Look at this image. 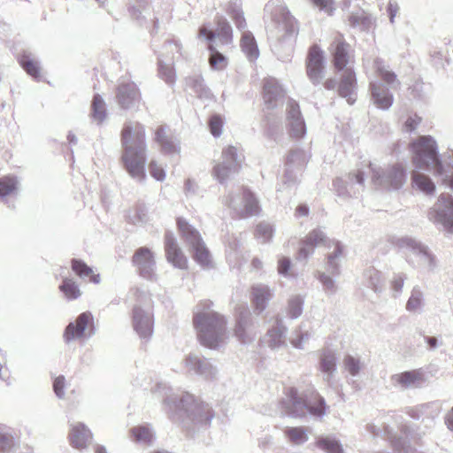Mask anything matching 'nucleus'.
I'll return each mask as SVG.
<instances>
[{
    "label": "nucleus",
    "mask_w": 453,
    "mask_h": 453,
    "mask_svg": "<svg viewBox=\"0 0 453 453\" xmlns=\"http://www.w3.org/2000/svg\"><path fill=\"white\" fill-rule=\"evenodd\" d=\"M122 155L120 161L128 174L139 180L146 178V132L140 122H127L120 133Z\"/></svg>",
    "instance_id": "nucleus-1"
},
{
    "label": "nucleus",
    "mask_w": 453,
    "mask_h": 453,
    "mask_svg": "<svg viewBox=\"0 0 453 453\" xmlns=\"http://www.w3.org/2000/svg\"><path fill=\"white\" fill-rule=\"evenodd\" d=\"M412 162L417 168L428 169L437 175H445L442 181L453 188L452 167H444L437 156V146L431 136H420L411 144Z\"/></svg>",
    "instance_id": "nucleus-2"
},
{
    "label": "nucleus",
    "mask_w": 453,
    "mask_h": 453,
    "mask_svg": "<svg viewBox=\"0 0 453 453\" xmlns=\"http://www.w3.org/2000/svg\"><path fill=\"white\" fill-rule=\"evenodd\" d=\"M200 342L210 349H216L226 338V321L214 311L198 312L193 318Z\"/></svg>",
    "instance_id": "nucleus-3"
},
{
    "label": "nucleus",
    "mask_w": 453,
    "mask_h": 453,
    "mask_svg": "<svg viewBox=\"0 0 453 453\" xmlns=\"http://www.w3.org/2000/svg\"><path fill=\"white\" fill-rule=\"evenodd\" d=\"M176 225L180 236L188 246L193 259L203 267L210 266L211 256L199 232L181 217L177 218Z\"/></svg>",
    "instance_id": "nucleus-4"
},
{
    "label": "nucleus",
    "mask_w": 453,
    "mask_h": 453,
    "mask_svg": "<svg viewBox=\"0 0 453 453\" xmlns=\"http://www.w3.org/2000/svg\"><path fill=\"white\" fill-rule=\"evenodd\" d=\"M314 403H308L307 399L299 396L293 388L285 391V397L280 401L282 409L287 414L303 416L306 410L313 415L320 416L325 413V402L317 394H313Z\"/></svg>",
    "instance_id": "nucleus-5"
},
{
    "label": "nucleus",
    "mask_w": 453,
    "mask_h": 453,
    "mask_svg": "<svg viewBox=\"0 0 453 453\" xmlns=\"http://www.w3.org/2000/svg\"><path fill=\"white\" fill-rule=\"evenodd\" d=\"M302 247L299 249L298 256L307 257L312 253L314 249L319 246H324L328 250L333 249L332 252L327 253V263L334 266V260L342 256V247L339 242L328 240L326 235L319 229L311 231L301 242Z\"/></svg>",
    "instance_id": "nucleus-6"
},
{
    "label": "nucleus",
    "mask_w": 453,
    "mask_h": 453,
    "mask_svg": "<svg viewBox=\"0 0 453 453\" xmlns=\"http://www.w3.org/2000/svg\"><path fill=\"white\" fill-rule=\"evenodd\" d=\"M328 50L331 56V64L334 72H342L353 69L355 63V50L347 42L345 36L337 33L332 38Z\"/></svg>",
    "instance_id": "nucleus-7"
},
{
    "label": "nucleus",
    "mask_w": 453,
    "mask_h": 453,
    "mask_svg": "<svg viewBox=\"0 0 453 453\" xmlns=\"http://www.w3.org/2000/svg\"><path fill=\"white\" fill-rule=\"evenodd\" d=\"M95 333V319L90 311L81 312L74 321L65 327L63 338L66 343L73 341H82Z\"/></svg>",
    "instance_id": "nucleus-8"
},
{
    "label": "nucleus",
    "mask_w": 453,
    "mask_h": 453,
    "mask_svg": "<svg viewBox=\"0 0 453 453\" xmlns=\"http://www.w3.org/2000/svg\"><path fill=\"white\" fill-rule=\"evenodd\" d=\"M324 69L323 50L318 44H313L309 48L306 58V74L313 84L319 83Z\"/></svg>",
    "instance_id": "nucleus-9"
},
{
    "label": "nucleus",
    "mask_w": 453,
    "mask_h": 453,
    "mask_svg": "<svg viewBox=\"0 0 453 453\" xmlns=\"http://www.w3.org/2000/svg\"><path fill=\"white\" fill-rule=\"evenodd\" d=\"M164 243L166 260L174 267L187 269L188 266V260L173 234L166 233L165 234Z\"/></svg>",
    "instance_id": "nucleus-10"
},
{
    "label": "nucleus",
    "mask_w": 453,
    "mask_h": 453,
    "mask_svg": "<svg viewBox=\"0 0 453 453\" xmlns=\"http://www.w3.org/2000/svg\"><path fill=\"white\" fill-rule=\"evenodd\" d=\"M434 219L442 224L449 231H453V198L449 195H441L435 204Z\"/></svg>",
    "instance_id": "nucleus-11"
},
{
    "label": "nucleus",
    "mask_w": 453,
    "mask_h": 453,
    "mask_svg": "<svg viewBox=\"0 0 453 453\" xmlns=\"http://www.w3.org/2000/svg\"><path fill=\"white\" fill-rule=\"evenodd\" d=\"M340 81L338 84V94L347 99L349 104L356 101L357 77L354 69H348L339 72Z\"/></svg>",
    "instance_id": "nucleus-12"
},
{
    "label": "nucleus",
    "mask_w": 453,
    "mask_h": 453,
    "mask_svg": "<svg viewBox=\"0 0 453 453\" xmlns=\"http://www.w3.org/2000/svg\"><path fill=\"white\" fill-rule=\"evenodd\" d=\"M133 326L142 338H150L153 334V316L141 307L133 311Z\"/></svg>",
    "instance_id": "nucleus-13"
},
{
    "label": "nucleus",
    "mask_w": 453,
    "mask_h": 453,
    "mask_svg": "<svg viewBox=\"0 0 453 453\" xmlns=\"http://www.w3.org/2000/svg\"><path fill=\"white\" fill-rule=\"evenodd\" d=\"M117 100L122 108L128 109L141 101V93L134 82H126L117 88Z\"/></svg>",
    "instance_id": "nucleus-14"
},
{
    "label": "nucleus",
    "mask_w": 453,
    "mask_h": 453,
    "mask_svg": "<svg viewBox=\"0 0 453 453\" xmlns=\"http://www.w3.org/2000/svg\"><path fill=\"white\" fill-rule=\"evenodd\" d=\"M133 264L138 268L144 277H150L155 265L152 251L146 247L137 249L132 258Z\"/></svg>",
    "instance_id": "nucleus-15"
},
{
    "label": "nucleus",
    "mask_w": 453,
    "mask_h": 453,
    "mask_svg": "<svg viewBox=\"0 0 453 453\" xmlns=\"http://www.w3.org/2000/svg\"><path fill=\"white\" fill-rule=\"evenodd\" d=\"M68 439L73 448L82 449L89 444L92 434L83 423H77L71 426Z\"/></svg>",
    "instance_id": "nucleus-16"
},
{
    "label": "nucleus",
    "mask_w": 453,
    "mask_h": 453,
    "mask_svg": "<svg viewBox=\"0 0 453 453\" xmlns=\"http://www.w3.org/2000/svg\"><path fill=\"white\" fill-rule=\"evenodd\" d=\"M282 94L283 89L274 78H265L263 81L262 96L268 109L276 106V101Z\"/></svg>",
    "instance_id": "nucleus-17"
},
{
    "label": "nucleus",
    "mask_w": 453,
    "mask_h": 453,
    "mask_svg": "<svg viewBox=\"0 0 453 453\" xmlns=\"http://www.w3.org/2000/svg\"><path fill=\"white\" fill-rule=\"evenodd\" d=\"M382 182L388 189H399L406 182L404 168L399 164L392 165L388 169Z\"/></svg>",
    "instance_id": "nucleus-18"
},
{
    "label": "nucleus",
    "mask_w": 453,
    "mask_h": 453,
    "mask_svg": "<svg viewBox=\"0 0 453 453\" xmlns=\"http://www.w3.org/2000/svg\"><path fill=\"white\" fill-rule=\"evenodd\" d=\"M154 142L158 144L164 154H173L178 151L169 130L164 126H159L155 129Z\"/></svg>",
    "instance_id": "nucleus-19"
},
{
    "label": "nucleus",
    "mask_w": 453,
    "mask_h": 453,
    "mask_svg": "<svg viewBox=\"0 0 453 453\" xmlns=\"http://www.w3.org/2000/svg\"><path fill=\"white\" fill-rule=\"evenodd\" d=\"M271 297V291L266 286H253L250 289V302L257 312H262L265 309Z\"/></svg>",
    "instance_id": "nucleus-20"
},
{
    "label": "nucleus",
    "mask_w": 453,
    "mask_h": 453,
    "mask_svg": "<svg viewBox=\"0 0 453 453\" xmlns=\"http://www.w3.org/2000/svg\"><path fill=\"white\" fill-rule=\"evenodd\" d=\"M240 47L249 61L255 62L259 58L260 51L251 32L246 31L242 35Z\"/></svg>",
    "instance_id": "nucleus-21"
},
{
    "label": "nucleus",
    "mask_w": 453,
    "mask_h": 453,
    "mask_svg": "<svg viewBox=\"0 0 453 453\" xmlns=\"http://www.w3.org/2000/svg\"><path fill=\"white\" fill-rule=\"evenodd\" d=\"M372 97L377 107L380 109H388L393 104V96L389 91L376 83L370 84Z\"/></svg>",
    "instance_id": "nucleus-22"
},
{
    "label": "nucleus",
    "mask_w": 453,
    "mask_h": 453,
    "mask_svg": "<svg viewBox=\"0 0 453 453\" xmlns=\"http://www.w3.org/2000/svg\"><path fill=\"white\" fill-rule=\"evenodd\" d=\"M71 268L73 272L81 279L88 278L90 282L95 284H98L100 282V275L98 273H95L93 269L81 259H72Z\"/></svg>",
    "instance_id": "nucleus-23"
},
{
    "label": "nucleus",
    "mask_w": 453,
    "mask_h": 453,
    "mask_svg": "<svg viewBox=\"0 0 453 453\" xmlns=\"http://www.w3.org/2000/svg\"><path fill=\"white\" fill-rule=\"evenodd\" d=\"M243 208L238 212L239 218L244 219L257 215L260 211L258 202L254 195L248 189L242 191Z\"/></svg>",
    "instance_id": "nucleus-24"
},
{
    "label": "nucleus",
    "mask_w": 453,
    "mask_h": 453,
    "mask_svg": "<svg viewBox=\"0 0 453 453\" xmlns=\"http://www.w3.org/2000/svg\"><path fill=\"white\" fill-rule=\"evenodd\" d=\"M373 66L376 75L383 82L389 86H393L394 84H400L397 80V75L392 70L388 69V67L386 66L380 59H375L373 62Z\"/></svg>",
    "instance_id": "nucleus-25"
},
{
    "label": "nucleus",
    "mask_w": 453,
    "mask_h": 453,
    "mask_svg": "<svg viewBox=\"0 0 453 453\" xmlns=\"http://www.w3.org/2000/svg\"><path fill=\"white\" fill-rule=\"evenodd\" d=\"M411 185L420 191L430 195L434 193L435 187L433 181L426 175L418 172H413L411 174Z\"/></svg>",
    "instance_id": "nucleus-26"
},
{
    "label": "nucleus",
    "mask_w": 453,
    "mask_h": 453,
    "mask_svg": "<svg viewBox=\"0 0 453 453\" xmlns=\"http://www.w3.org/2000/svg\"><path fill=\"white\" fill-rule=\"evenodd\" d=\"M239 171V167L233 166L226 162L217 163L212 169V175L219 181L227 180L232 173Z\"/></svg>",
    "instance_id": "nucleus-27"
},
{
    "label": "nucleus",
    "mask_w": 453,
    "mask_h": 453,
    "mask_svg": "<svg viewBox=\"0 0 453 453\" xmlns=\"http://www.w3.org/2000/svg\"><path fill=\"white\" fill-rule=\"evenodd\" d=\"M59 290L68 300H74L81 296V292L78 284L73 279L65 278L59 286Z\"/></svg>",
    "instance_id": "nucleus-28"
},
{
    "label": "nucleus",
    "mask_w": 453,
    "mask_h": 453,
    "mask_svg": "<svg viewBox=\"0 0 453 453\" xmlns=\"http://www.w3.org/2000/svg\"><path fill=\"white\" fill-rule=\"evenodd\" d=\"M208 50L211 51V56L209 58V64L211 68L215 70H223L227 65L226 58L217 51L216 47L213 43H208Z\"/></svg>",
    "instance_id": "nucleus-29"
},
{
    "label": "nucleus",
    "mask_w": 453,
    "mask_h": 453,
    "mask_svg": "<svg viewBox=\"0 0 453 453\" xmlns=\"http://www.w3.org/2000/svg\"><path fill=\"white\" fill-rule=\"evenodd\" d=\"M19 65L22 68L32 77L39 78L40 77V67L38 63L30 58L27 54H22L19 57L18 59Z\"/></svg>",
    "instance_id": "nucleus-30"
},
{
    "label": "nucleus",
    "mask_w": 453,
    "mask_h": 453,
    "mask_svg": "<svg viewBox=\"0 0 453 453\" xmlns=\"http://www.w3.org/2000/svg\"><path fill=\"white\" fill-rule=\"evenodd\" d=\"M306 429L303 427H287L284 430L285 435L293 444H302L308 440Z\"/></svg>",
    "instance_id": "nucleus-31"
},
{
    "label": "nucleus",
    "mask_w": 453,
    "mask_h": 453,
    "mask_svg": "<svg viewBox=\"0 0 453 453\" xmlns=\"http://www.w3.org/2000/svg\"><path fill=\"white\" fill-rule=\"evenodd\" d=\"M17 179L14 176H3L0 178V197L12 195L17 189Z\"/></svg>",
    "instance_id": "nucleus-32"
},
{
    "label": "nucleus",
    "mask_w": 453,
    "mask_h": 453,
    "mask_svg": "<svg viewBox=\"0 0 453 453\" xmlns=\"http://www.w3.org/2000/svg\"><path fill=\"white\" fill-rule=\"evenodd\" d=\"M288 121L289 135L295 139L302 138L305 134V124L303 118H297Z\"/></svg>",
    "instance_id": "nucleus-33"
},
{
    "label": "nucleus",
    "mask_w": 453,
    "mask_h": 453,
    "mask_svg": "<svg viewBox=\"0 0 453 453\" xmlns=\"http://www.w3.org/2000/svg\"><path fill=\"white\" fill-rule=\"evenodd\" d=\"M226 12L234 22L237 28L243 29L246 27V19L239 7L231 4L226 8Z\"/></svg>",
    "instance_id": "nucleus-34"
},
{
    "label": "nucleus",
    "mask_w": 453,
    "mask_h": 453,
    "mask_svg": "<svg viewBox=\"0 0 453 453\" xmlns=\"http://www.w3.org/2000/svg\"><path fill=\"white\" fill-rule=\"evenodd\" d=\"M316 446L327 453H342V448L340 444L329 438H319L316 441Z\"/></svg>",
    "instance_id": "nucleus-35"
},
{
    "label": "nucleus",
    "mask_w": 453,
    "mask_h": 453,
    "mask_svg": "<svg viewBox=\"0 0 453 453\" xmlns=\"http://www.w3.org/2000/svg\"><path fill=\"white\" fill-rule=\"evenodd\" d=\"M92 116L101 122L105 117V105L99 95H96L92 101Z\"/></svg>",
    "instance_id": "nucleus-36"
},
{
    "label": "nucleus",
    "mask_w": 453,
    "mask_h": 453,
    "mask_svg": "<svg viewBox=\"0 0 453 453\" xmlns=\"http://www.w3.org/2000/svg\"><path fill=\"white\" fill-rule=\"evenodd\" d=\"M133 440L137 442L149 443L151 441L152 434L149 428L145 426H135L130 431Z\"/></svg>",
    "instance_id": "nucleus-37"
},
{
    "label": "nucleus",
    "mask_w": 453,
    "mask_h": 453,
    "mask_svg": "<svg viewBox=\"0 0 453 453\" xmlns=\"http://www.w3.org/2000/svg\"><path fill=\"white\" fill-rule=\"evenodd\" d=\"M224 120L222 116L219 114L211 115L208 121V126L211 134L214 137H219L222 134V127H223Z\"/></svg>",
    "instance_id": "nucleus-38"
},
{
    "label": "nucleus",
    "mask_w": 453,
    "mask_h": 453,
    "mask_svg": "<svg viewBox=\"0 0 453 453\" xmlns=\"http://www.w3.org/2000/svg\"><path fill=\"white\" fill-rule=\"evenodd\" d=\"M237 148L232 145H229L223 149L222 150V162H226L233 166L239 167L240 165L237 161Z\"/></svg>",
    "instance_id": "nucleus-39"
},
{
    "label": "nucleus",
    "mask_w": 453,
    "mask_h": 453,
    "mask_svg": "<svg viewBox=\"0 0 453 453\" xmlns=\"http://www.w3.org/2000/svg\"><path fill=\"white\" fill-rule=\"evenodd\" d=\"M246 325L247 321L245 320L244 316L240 314V317L237 319L236 325L234 326V335L238 338L241 342H246L248 340V335L246 333Z\"/></svg>",
    "instance_id": "nucleus-40"
},
{
    "label": "nucleus",
    "mask_w": 453,
    "mask_h": 453,
    "mask_svg": "<svg viewBox=\"0 0 453 453\" xmlns=\"http://www.w3.org/2000/svg\"><path fill=\"white\" fill-rule=\"evenodd\" d=\"M320 11L325 12L327 15L334 14L335 10L334 0H310Z\"/></svg>",
    "instance_id": "nucleus-41"
},
{
    "label": "nucleus",
    "mask_w": 453,
    "mask_h": 453,
    "mask_svg": "<svg viewBox=\"0 0 453 453\" xmlns=\"http://www.w3.org/2000/svg\"><path fill=\"white\" fill-rule=\"evenodd\" d=\"M255 236L262 241L268 242L273 236V229L268 225L259 224L255 230Z\"/></svg>",
    "instance_id": "nucleus-42"
},
{
    "label": "nucleus",
    "mask_w": 453,
    "mask_h": 453,
    "mask_svg": "<svg viewBox=\"0 0 453 453\" xmlns=\"http://www.w3.org/2000/svg\"><path fill=\"white\" fill-rule=\"evenodd\" d=\"M216 36H218L223 44H231L234 41V34L231 27L217 29Z\"/></svg>",
    "instance_id": "nucleus-43"
},
{
    "label": "nucleus",
    "mask_w": 453,
    "mask_h": 453,
    "mask_svg": "<svg viewBox=\"0 0 453 453\" xmlns=\"http://www.w3.org/2000/svg\"><path fill=\"white\" fill-rule=\"evenodd\" d=\"M418 376L415 371H407L401 373L397 377V381L401 385L406 387L414 383L418 380Z\"/></svg>",
    "instance_id": "nucleus-44"
},
{
    "label": "nucleus",
    "mask_w": 453,
    "mask_h": 453,
    "mask_svg": "<svg viewBox=\"0 0 453 453\" xmlns=\"http://www.w3.org/2000/svg\"><path fill=\"white\" fill-rule=\"evenodd\" d=\"M288 120L302 118L299 104L293 99H289L287 104Z\"/></svg>",
    "instance_id": "nucleus-45"
},
{
    "label": "nucleus",
    "mask_w": 453,
    "mask_h": 453,
    "mask_svg": "<svg viewBox=\"0 0 453 453\" xmlns=\"http://www.w3.org/2000/svg\"><path fill=\"white\" fill-rule=\"evenodd\" d=\"M149 171L150 175L157 180H163L165 177V173L162 166L154 160L150 162Z\"/></svg>",
    "instance_id": "nucleus-46"
},
{
    "label": "nucleus",
    "mask_w": 453,
    "mask_h": 453,
    "mask_svg": "<svg viewBox=\"0 0 453 453\" xmlns=\"http://www.w3.org/2000/svg\"><path fill=\"white\" fill-rule=\"evenodd\" d=\"M422 119L416 113H412L408 116L407 119L404 122V130L406 132L414 131L421 123Z\"/></svg>",
    "instance_id": "nucleus-47"
},
{
    "label": "nucleus",
    "mask_w": 453,
    "mask_h": 453,
    "mask_svg": "<svg viewBox=\"0 0 453 453\" xmlns=\"http://www.w3.org/2000/svg\"><path fill=\"white\" fill-rule=\"evenodd\" d=\"M322 368H333L335 365L334 356L332 351L325 349L320 354Z\"/></svg>",
    "instance_id": "nucleus-48"
},
{
    "label": "nucleus",
    "mask_w": 453,
    "mask_h": 453,
    "mask_svg": "<svg viewBox=\"0 0 453 453\" xmlns=\"http://www.w3.org/2000/svg\"><path fill=\"white\" fill-rule=\"evenodd\" d=\"M198 36L200 38H205L209 42V43H213V40L216 38V33L212 30H210L206 27L202 26L198 29Z\"/></svg>",
    "instance_id": "nucleus-49"
},
{
    "label": "nucleus",
    "mask_w": 453,
    "mask_h": 453,
    "mask_svg": "<svg viewBox=\"0 0 453 453\" xmlns=\"http://www.w3.org/2000/svg\"><path fill=\"white\" fill-rule=\"evenodd\" d=\"M160 75L162 79L167 83H173L175 80V73L173 68L162 67L160 69Z\"/></svg>",
    "instance_id": "nucleus-50"
},
{
    "label": "nucleus",
    "mask_w": 453,
    "mask_h": 453,
    "mask_svg": "<svg viewBox=\"0 0 453 453\" xmlns=\"http://www.w3.org/2000/svg\"><path fill=\"white\" fill-rule=\"evenodd\" d=\"M290 260L288 257H281L278 262V272L281 274H287L290 269Z\"/></svg>",
    "instance_id": "nucleus-51"
},
{
    "label": "nucleus",
    "mask_w": 453,
    "mask_h": 453,
    "mask_svg": "<svg viewBox=\"0 0 453 453\" xmlns=\"http://www.w3.org/2000/svg\"><path fill=\"white\" fill-rule=\"evenodd\" d=\"M301 301L298 299L292 300L289 303V313L293 318H296L301 314Z\"/></svg>",
    "instance_id": "nucleus-52"
},
{
    "label": "nucleus",
    "mask_w": 453,
    "mask_h": 453,
    "mask_svg": "<svg viewBox=\"0 0 453 453\" xmlns=\"http://www.w3.org/2000/svg\"><path fill=\"white\" fill-rule=\"evenodd\" d=\"M421 304V299L418 296H411L406 304V308L409 311L417 310Z\"/></svg>",
    "instance_id": "nucleus-53"
},
{
    "label": "nucleus",
    "mask_w": 453,
    "mask_h": 453,
    "mask_svg": "<svg viewBox=\"0 0 453 453\" xmlns=\"http://www.w3.org/2000/svg\"><path fill=\"white\" fill-rule=\"evenodd\" d=\"M53 387H54L55 393L58 396H62L64 395L65 378L64 377L56 378Z\"/></svg>",
    "instance_id": "nucleus-54"
},
{
    "label": "nucleus",
    "mask_w": 453,
    "mask_h": 453,
    "mask_svg": "<svg viewBox=\"0 0 453 453\" xmlns=\"http://www.w3.org/2000/svg\"><path fill=\"white\" fill-rule=\"evenodd\" d=\"M349 21L352 27H355L357 25L365 23V17L364 15L352 14L349 17Z\"/></svg>",
    "instance_id": "nucleus-55"
},
{
    "label": "nucleus",
    "mask_w": 453,
    "mask_h": 453,
    "mask_svg": "<svg viewBox=\"0 0 453 453\" xmlns=\"http://www.w3.org/2000/svg\"><path fill=\"white\" fill-rule=\"evenodd\" d=\"M193 402V395H189L188 393H186L185 395H183V397L180 399V403H178L177 405L182 408H186Z\"/></svg>",
    "instance_id": "nucleus-56"
},
{
    "label": "nucleus",
    "mask_w": 453,
    "mask_h": 453,
    "mask_svg": "<svg viewBox=\"0 0 453 453\" xmlns=\"http://www.w3.org/2000/svg\"><path fill=\"white\" fill-rule=\"evenodd\" d=\"M215 24L217 26V29L225 28V27H231L226 19L223 16H216Z\"/></svg>",
    "instance_id": "nucleus-57"
},
{
    "label": "nucleus",
    "mask_w": 453,
    "mask_h": 453,
    "mask_svg": "<svg viewBox=\"0 0 453 453\" xmlns=\"http://www.w3.org/2000/svg\"><path fill=\"white\" fill-rule=\"evenodd\" d=\"M309 213V209L304 204H300L296 209V214L297 216H307Z\"/></svg>",
    "instance_id": "nucleus-58"
},
{
    "label": "nucleus",
    "mask_w": 453,
    "mask_h": 453,
    "mask_svg": "<svg viewBox=\"0 0 453 453\" xmlns=\"http://www.w3.org/2000/svg\"><path fill=\"white\" fill-rule=\"evenodd\" d=\"M288 22L289 23V26H290L288 33L291 35L297 34V32H298L297 21L295 19H289Z\"/></svg>",
    "instance_id": "nucleus-59"
},
{
    "label": "nucleus",
    "mask_w": 453,
    "mask_h": 453,
    "mask_svg": "<svg viewBox=\"0 0 453 453\" xmlns=\"http://www.w3.org/2000/svg\"><path fill=\"white\" fill-rule=\"evenodd\" d=\"M345 365L349 366V368H357L358 361L353 357H349L345 359Z\"/></svg>",
    "instance_id": "nucleus-60"
},
{
    "label": "nucleus",
    "mask_w": 453,
    "mask_h": 453,
    "mask_svg": "<svg viewBox=\"0 0 453 453\" xmlns=\"http://www.w3.org/2000/svg\"><path fill=\"white\" fill-rule=\"evenodd\" d=\"M446 424L450 430H453V408L446 416Z\"/></svg>",
    "instance_id": "nucleus-61"
},
{
    "label": "nucleus",
    "mask_w": 453,
    "mask_h": 453,
    "mask_svg": "<svg viewBox=\"0 0 453 453\" xmlns=\"http://www.w3.org/2000/svg\"><path fill=\"white\" fill-rule=\"evenodd\" d=\"M323 86L326 89L332 90L335 88V81L332 78H329L325 81V82L323 83Z\"/></svg>",
    "instance_id": "nucleus-62"
},
{
    "label": "nucleus",
    "mask_w": 453,
    "mask_h": 453,
    "mask_svg": "<svg viewBox=\"0 0 453 453\" xmlns=\"http://www.w3.org/2000/svg\"><path fill=\"white\" fill-rule=\"evenodd\" d=\"M426 341L430 349H434L437 347V339L435 337L427 336L426 337Z\"/></svg>",
    "instance_id": "nucleus-63"
},
{
    "label": "nucleus",
    "mask_w": 453,
    "mask_h": 453,
    "mask_svg": "<svg viewBox=\"0 0 453 453\" xmlns=\"http://www.w3.org/2000/svg\"><path fill=\"white\" fill-rule=\"evenodd\" d=\"M392 284L393 288L396 291H399L403 285V280L402 278H399L397 280H395Z\"/></svg>",
    "instance_id": "nucleus-64"
}]
</instances>
